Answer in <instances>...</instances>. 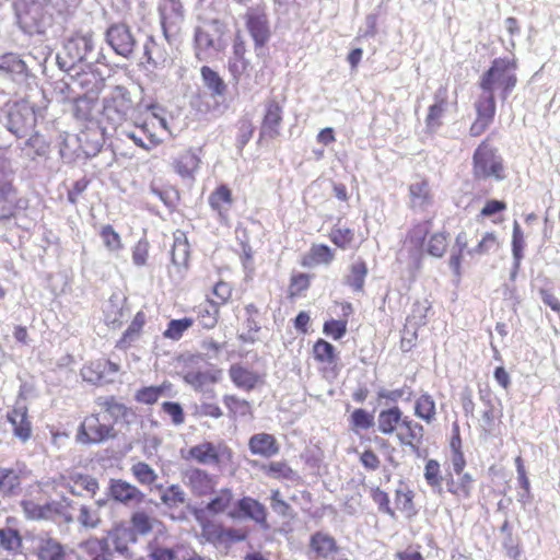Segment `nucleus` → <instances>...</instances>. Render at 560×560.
Instances as JSON below:
<instances>
[{
  "label": "nucleus",
  "instance_id": "obj_53",
  "mask_svg": "<svg viewBox=\"0 0 560 560\" xmlns=\"http://www.w3.org/2000/svg\"><path fill=\"white\" fill-rule=\"evenodd\" d=\"M23 538L18 529L11 527L0 528V547L12 555L22 551Z\"/></svg>",
  "mask_w": 560,
  "mask_h": 560
},
{
  "label": "nucleus",
  "instance_id": "obj_19",
  "mask_svg": "<svg viewBox=\"0 0 560 560\" xmlns=\"http://www.w3.org/2000/svg\"><path fill=\"white\" fill-rule=\"evenodd\" d=\"M222 375V370L215 366L207 369L189 368L183 374V380L194 389L201 390L207 386H212L221 382Z\"/></svg>",
  "mask_w": 560,
  "mask_h": 560
},
{
  "label": "nucleus",
  "instance_id": "obj_64",
  "mask_svg": "<svg viewBox=\"0 0 560 560\" xmlns=\"http://www.w3.org/2000/svg\"><path fill=\"white\" fill-rule=\"evenodd\" d=\"M348 330V319H328L323 325V332L332 338L334 340H340Z\"/></svg>",
  "mask_w": 560,
  "mask_h": 560
},
{
  "label": "nucleus",
  "instance_id": "obj_26",
  "mask_svg": "<svg viewBox=\"0 0 560 560\" xmlns=\"http://www.w3.org/2000/svg\"><path fill=\"white\" fill-rule=\"evenodd\" d=\"M247 48L246 42L241 31L234 35L232 45V57L229 60V71L234 80H238L241 75L247 70L249 61L245 58Z\"/></svg>",
  "mask_w": 560,
  "mask_h": 560
},
{
  "label": "nucleus",
  "instance_id": "obj_10",
  "mask_svg": "<svg viewBox=\"0 0 560 560\" xmlns=\"http://www.w3.org/2000/svg\"><path fill=\"white\" fill-rule=\"evenodd\" d=\"M282 125L283 106L276 98L268 100L264 106L257 144L265 145L278 139L282 133Z\"/></svg>",
  "mask_w": 560,
  "mask_h": 560
},
{
  "label": "nucleus",
  "instance_id": "obj_39",
  "mask_svg": "<svg viewBox=\"0 0 560 560\" xmlns=\"http://www.w3.org/2000/svg\"><path fill=\"white\" fill-rule=\"evenodd\" d=\"M468 244H469V238H468L467 232L466 231L458 232L455 237V249L451 254L450 259H448L450 268L452 269L453 275L457 279H460L463 276V259H464V256L467 255V250L470 249V248H468Z\"/></svg>",
  "mask_w": 560,
  "mask_h": 560
},
{
  "label": "nucleus",
  "instance_id": "obj_35",
  "mask_svg": "<svg viewBox=\"0 0 560 560\" xmlns=\"http://www.w3.org/2000/svg\"><path fill=\"white\" fill-rule=\"evenodd\" d=\"M35 555L38 560H67L68 558L66 547L50 536L38 539Z\"/></svg>",
  "mask_w": 560,
  "mask_h": 560
},
{
  "label": "nucleus",
  "instance_id": "obj_16",
  "mask_svg": "<svg viewBox=\"0 0 560 560\" xmlns=\"http://www.w3.org/2000/svg\"><path fill=\"white\" fill-rule=\"evenodd\" d=\"M228 372L233 385L244 392H252L265 384V374H261L242 363L231 364Z\"/></svg>",
  "mask_w": 560,
  "mask_h": 560
},
{
  "label": "nucleus",
  "instance_id": "obj_45",
  "mask_svg": "<svg viewBox=\"0 0 560 560\" xmlns=\"http://www.w3.org/2000/svg\"><path fill=\"white\" fill-rule=\"evenodd\" d=\"M162 523L155 517L149 515L143 510L135 511L130 516V525H128L137 537L149 535L155 525Z\"/></svg>",
  "mask_w": 560,
  "mask_h": 560
},
{
  "label": "nucleus",
  "instance_id": "obj_63",
  "mask_svg": "<svg viewBox=\"0 0 560 560\" xmlns=\"http://www.w3.org/2000/svg\"><path fill=\"white\" fill-rule=\"evenodd\" d=\"M131 472L136 480L144 486H151L158 479L155 471L144 462H138L132 465Z\"/></svg>",
  "mask_w": 560,
  "mask_h": 560
},
{
  "label": "nucleus",
  "instance_id": "obj_54",
  "mask_svg": "<svg viewBox=\"0 0 560 560\" xmlns=\"http://www.w3.org/2000/svg\"><path fill=\"white\" fill-rule=\"evenodd\" d=\"M170 387L171 384L166 382L158 386H143L136 392L135 400L143 405H154Z\"/></svg>",
  "mask_w": 560,
  "mask_h": 560
},
{
  "label": "nucleus",
  "instance_id": "obj_42",
  "mask_svg": "<svg viewBox=\"0 0 560 560\" xmlns=\"http://www.w3.org/2000/svg\"><path fill=\"white\" fill-rule=\"evenodd\" d=\"M222 402L228 410V416L231 419L253 416L250 402L235 394H224L222 397Z\"/></svg>",
  "mask_w": 560,
  "mask_h": 560
},
{
  "label": "nucleus",
  "instance_id": "obj_30",
  "mask_svg": "<svg viewBox=\"0 0 560 560\" xmlns=\"http://www.w3.org/2000/svg\"><path fill=\"white\" fill-rule=\"evenodd\" d=\"M233 202L232 189L225 184L217 186L208 197V203L211 210L215 212L222 221H228Z\"/></svg>",
  "mask_w": 560,
  "mask_h": 560
},
{
  "label": "nucleus",
  "instance_id": "obj_7",
  "mask_svg": "<svg viewBox=\"0 0 560 560\" xmlns=\"http://www.w3.org/2000/svg\"><path fill=\"white\" fill-rule=\"evenodd\" d=\"M158 11L163 34L172 43L183 31L186 10L182 0H159Z\"/></svg>",
  "mask_w": 560,
  "mask_h": 560
},
{
  "label": "nucleus",
  "instance_id": "obj_27",
  "mask_svg": "<svg viewBox=\"0 0 560 560\" xmlns=\"http://www.w3.org/2000/svg\"><path fill=\"white\" fill-rule=\"evenodd\" d=\"M7 420L11 423L15 438L22 442H27L31 439L33 429L26 406L15 405L7 413Z\"/></svg>",
  "mask_w": 560,
  "mask_h": 560
},
{
  "label": "nucleus",
  "instance_id": "obj_36",
  "mask_svg": "<svg viewBox=\"0 0 560 560\" xmlns=\"http://www.w3.org/2000/svg\"><path fill=\"white\" fill-rule=\"evenodd\" d=\"M196 322L203 329H212L217 326L220 318V307L213 299H206L202 303L194 307Z\"/></svg>",
  "mask_w": 560,
  "mask_h": 560
},
{
  "label": "nucleus",
  "instance_id": "obj_22",
  "mask_svg": "<svg viewBox=\"0 0 560 560\" xmlns=\"http://www.w3.org/2000/svg\"><path fill=\"white\" fill-rule=\"evenodd\" d=\"M34 120L30 108L16 104L8 113V129L18 138H23L33 128Z\"/></svg>",
  "mask_w": 560,
  "mask_h": 560
},
{
  "label": "nucleus",
  "instance_id": "obj_57",
  "mask_svg": "<svg viewBox=\"0 0 560 560\" xmlns=\"http://www.w3.org/2000/svg\"><path fill=\"white\" fill-rule=\"evenodd\" d=\"M194 323L195 319L191 317L172 319L163 331V337L165 339L177 341L184 336L185 331L192 327Z\"/></svg>",
  "mask_w": 560,
  "mask_h": 560
},
{
  "label": "nucleus",
  "instance_id": "obj_28",
  "mask_svg": "<svg viewBox=\"0 0 560 560\" xmlns=\"http://www.w3.org/2000/svg\"><path fill=\"white\" fill-rule=\"evenodd\" d=\"M21 506L25 517L31 521H55L58 516L61 515V506L57 502L38 504L33 500H23L21 502Z\"/></svg>",
  "mask_w": 560,
  "mask_h": 560
},
{
  "label": "nucleus",
  "instance_id": "obj_6",
  "mask_svg": "<svg viewBox=\"0 0 560 560\" xmlns=\"http://www.w3.org/2000/svg\"><path fill=\"white\" fill-rule=\"evenodd\" d=\"M201 529V537L215 547H229L247 538L243 528L225 527L222 523L205 518L201 511L195 513Z\"/></svg>",
  "mask_w": 560,
  "mask_h": 560
},
{
  "label": "nucleus",
  "instance_id": "obj_31",
  "mask_svg": "<svg viewBox=\"0 0 560 560\" xmlns=\"http://www.w3.org/2000/svg\"><path fill=\"white\" fill-rule=\"evenodd\" d=\"M248 448L253 455L271 458L279 454L280 444L275 435L261 432L249 438Z\"/></svg>",
  "mask_w": 560,
  "mask_h": 560
},
{
  "label": "nucleus",
  "instance_id": "obj_4",
  "mask_svg": "<svg viewBox=\"0 0 560 560\" xmlns=\"http://www.w3.org/2000/svg\"><path fill=\"white\" fill-rule=\"evenodd\" d=\"M517 68L515 56L493 59L489 69L479 79V89L492 94L498 91L500 98L505 101L517 84Z\"/></svg>",
  "mask_w": 560,
  "mask_h": 560
},
{
  "label": "nucleus",
  "instance_id": "obj_9",
  "mask_svg": "<svg viewBox=\"0 0 560 560\" xmlns=\"http://www.w3.org/2000/svg\"><path fill=\"white\" fill-rule=\"evenodd\" d=\"M233 456V451L224 442L218 444L203 442L191 446L185 458L192 459L201 465L220 467L232 463Z\"/></svg>",
  "mask_w": 560,
  "mask_h": 560
},
{
  "label": "nucleus",
  "instance_id": "obj_58",
  "mask_svg": "<svg viewBox=\"0 0 560 560\" xmlns=\"http://www.w3.org/2000/svg\"><path fill=\"white\" fill-rule=\"evenodd\" d=\"M190 250L186 237H176L174 240L171 259L176 267H187L189 262Z\"/></svg>",
  "mask_w": 560,
  "mask_h": 560
},
{
  "label": "nucleus",
  "instance_id": "obj_14",
  "mask_svg": "<svg viewBox=\"0 0 560 560\" xmlns=\"http://www.w3.org/2000/svg\"><path fill=\"white\" fill-rule=\"evenodd\" d=\"M434 202L430 180L418 175L417 180L408 186V207L412 211H425Z\"/></svg>",
  "mask_w": 560,
  "mask_h": 560
},
{
  "label": "nucleus",
  "instance_id": "obj_44",
  "mask_svg": "<svg viewBox=\"0 0 560 560\" xmlns=\"http://www.w3.org/2000/svg\"><path fill=\"white\" fill-rule=\"evenodd\" d=\"M21 490V475L14 468L0 467V494L16 495Z\"/></svg>",
  "mask_w": 560,
  "mask_h": 560
},
{
  "label": "nucleus",
  "instance_id": "obj_24",
  "mask_svg": "<svg viewBox=\"0 0 560 560\" xmlns=\"http://www.w3.org/2000/svg\"><path fill=\"white\" fill-rule=\"evenodd\" d=\"M423 434V427L408 416L402 417V421L395 433L400 445L412 450H417L422 443Z\"/></svg>",
  "mask_w": 560,
  "mask_h": 560
},
{
  "label": "nucleus",
  "instance_id": "obj_34",
  "mask_svg": "<svg viewBox=\"0 0 560 560\" xmlns=\"http://www.w3.org/2000/svg\"><path fill=\"white\" fill-rule=\"evenodd\" d=\"M147 324V315L143 311L135 314L127 329L122 332L121 337L116 342V348L120 350H128L141 337L144 326Z\"/></svg>",
  "mask_w": 560,
  "mask_h": 560
},
{
  "label": "nucleus",
  "instance_id": "obj_49",
  "mask_svg": "<svg viewBox=\"0 0 560 560\" xmlns=\"http://www.w3.org/2000/svg\"><path fill=\"white\" fill-rule=\"evenodd\" d=\"M200 74L205 86L212 95L222 96L225 94L228 85L218 71L208 66H203L200 69Z\"/></svg>",
  "mask_w": 560,
  "mask_h": 560
},
{
  "label": "nucleus",
  "instance_id": "obj_3",
  "mask_svg": "<svg viewBox=\"0 0 560 560\" xmlns=\"http://www.w3.org/2000/svg\"><path fill=\"white\" fill-rule=\"evenodd\" d=\"M98 411L86 415L78 428L75 439L85 445L116 440L120 433L117 425H130L135 410L119 401L116 396H100L95 399Z\"/></svg>",
  "mask_w": 560,
  "mask_h": 560
},
{
  "label": "nucleus",
  "instance_id": "obj_59",
  "mask_svg": "<svg viewBox=\"0 0 560 560\" xmlns=\"http://www.w3.org/2000/svg\"><path fill=\"white\" fill-rule=\"evenodd\" d=\"M499 248V241L497 234L494 232H486L482 237L479 240L477 245L469 250H467V255L472 256H482L487 255L491 252H495Z\"/></svg>",
  "mask_w": 560,
  "mask_h": 560
},
{
  "label": "nucleus",
  "instance_id": "obj_25",
  "mask_svg": "<svg viewBox=\"0 0 560 560\" xmlns=\"http://www.w3.org/2000/svg\"><path fill=\"white\" fill-rule=\"evenodd\" d=\"M108 495L122 504L141 503L144 500V494L136 486L122 479L109 480Z\"/></svg>",
  "mask_w": 560,
  "mask_h": 560
},
{
  "label": "nucleus",
  "instance_id": "obj_50",
  "mask_svg": "<svg viewBox=\"0 0 560 560\" xmlns=\"http://www.w3.org/2000/svg\"><path fill=\"white\" fill-rule=\"evenodd\" d=\"M415 416L430 424L435 420L436 406L433 397L425 393L421 394L415 402Z\"/></svg>",
  "mask_w": 560,
  "mask_h": 560
},
{
  "label": "nucleus",
  "instance_id": "obj_17",
  "mask_svg": "<svg viewBox=\"0 0 560 560\" xmlns=\"http://www.w3.org/2000/svg\"><path fill=\"white\" fill-rule=\"evenodd\" d=\"M106 40L116 54L129 57L135 49L136 40L130 28L124 23H116L108 27Z\"/></svg>",
  "mask_w": 560,
  "mask_h": 560
},
{
  "label": "nucleus",
  "instance_id": "obj_43",
  "mask_svg": "<svg viewBox=\"0 0 560 560\" xmlns=\"http://www.w3.org/2000/svg\"><path fill=\"white\" fill-rule=\"evenodd\" d=\"M432 219L415 223L408 230L404 243L409 245L412 249L421 250L424 246L425 238L430 233Z\"/></svg>",
  "mask_w": 560,
  "mask_h": 560
},
{
  "label": "nucleus",
  "instance_id": "obj_20",
  "mask_svg": "<svg viewBox=\"0 0 560 560\" xmlns=\"http://www.w3.org/2000/svg\"><path fill=\"white\" fill-rule=\"evenodd\" d=\"M236 510L229 512L231 518L246 517L260 525H267V510L258 500L243 497L236 502Z\"/></svg>",
  "mask_w": 560,
  "mask_h": 560
},
{
  "label": "nucleus",
  "instance_id": "obj_11",
  "mask_svg": "<svg viewBox=\"0 0 560 560\" xmlns=\"http://www.w3.org/2000/svg\"><path fill=\"white\" fill-rule=\"evenodd\" d=\"M166 132L164 119L152 116L145 119L136 130L128 132V137L137 144L145 150H151L162 143Z\"/></svg>",
  "mask_w": 560,
  "mask_h": 560
},
{
  "label": "nucleus",
  "instance_id": "obj_38",
  "mask_svg": "<svg viewBox=\"0 0 560 560\" xmlns=\"http://www.w3.org/2000/svg\"><path fill=\"white\" fill-rule=\"evenodd\" d=\"M404 413L398 406L383 409L377 416V430L384 435H393L396 433L398 425L402 421Z\"/></svg>",
  "mask_w": 560,
  "mask_h": 560
},
{
  "label": "nucleus",
  "instance_id": "obj_21",
  "mask_svg": "<svg viewBox=\"0 0 560 560\" xmlns=\"http://www.w3.org/2000/svg\"><path fill=\"white\" fill-rule=\"evenodd\" d=\"M115 551L124 557L131 558V546L138 542V537L126 523L116 524L108 533Z\"/></svg>",
  "mask_w": 560,
  "mask_h": 560
},
{
  "label": "nucleus",
  "instance_id": "obj_41",
  "mask_svg": "<svg viewBox=\"0 0 560 560\" xmlns=\"http://www.w3.org/2000/svg\"><path fill=\"white\" fill-rule=\"evenodd\" d=\"M80 549L90 560H113L106 538L91 537L80 544Z\"/></svg>",
  "mask_w": 560,
  "mask_h": 560
},
{
  "label": "nucleus",
  "instance_id": "obj_60",
  "mask_svg": "<svg viewBox=\"0 0 560 560\" xmlns=\"http://www.w3.org/2000/svg\"><path fill=\"white\" fill-rule=\"evenodd\" d=\"M150 190L152 194L158 196L160 200L171 210L174 211L179 202V191L173 186H151Z\"/></svg>",
  "mask_w": 560,
  "mask_h": 560
},
{
  "label": "nucleus",
  "instance_id": "obj_61",
  "mask_svg": "<svg viewBox=\"0 0 560 560\" xmlns=\"http://www.w3.org/2000/svg\"><path fill=\"white\" fill-rule=\"evenodd\" d=\"M423 477L429 487L441 489L443 477L439 460L430 458L425 462Z\"/></svg>",
  "mask_w": 560,
  "mask_h": 560
},
{
  "label": "nucleus",
  "instance_id": "obj_37",
  "mask_svg": "<svg viewBox=\"0 0 560 560\" xmlns=\"http://www.w3.org/2000/svg\"><path fill=\"white\" fill-rule=\"evenodd\" d=\"M214 495L206 504L205 510L212 515L228 514L235 503L234 492L231 488L224 487L214 491Z\"/></svg>",
  "mask_w": 560,
  "mask_h": 560
},
{
  "label": "nucleus",
  "instance_id": "obj_2",
  "mask_svg": "<svg viewBox=\"0 0 560 560\" xmlns=\"http://www.w3.org/2000/svg\"><path fill=\"white\" fill-rule=\"evenodd\" d=\"M98 411L86 415L78 428L75 439L85 445L116 440L120 433L117 425H130L135 410L119 401L116 396H100L95 399Z\"/></svg>",
  "mask_w": 560,
  "mask_h": 560
},
{
  "label": "nucleus",
  "instance_id": "obj_18",
  "mask_svg": "<svg viewBox=\"0 0 560 560\" xmlns=\"http://www.w3.org/2000/svg\"><path fill=\"white\" fill-rule=\"evenodd\" d=\"M314 361L320 366L322 372L336 373L339 365V352L329 341L318 338L311 350Z\"/></svg>",
  "mask_w": 560,
  "mask_h": 560
},
{
  "label": "nucleus",
  "instance_id": "obj_13",
  "mask_svg": "<svg viewBox=\"0 0 560 560\" xmlns=\"http://www.w3.org/2000/svg\"><path fill=\"white\" fill-rule=\"evenodd\" d=\"M245 25L252 36L255 48H262L270 39L269 20L262 8H249L245 15Z\"/></svg>",
  "mask_w": 560,
  "mask_h": 560
},
{
  "label": "nucleus",
  "instance_id": "obj_55",
  "mask_svg": "<svg viewBox=\"0 0 560 560\" xmlns=\"http://www.w3.org/2000/svg\"><path fill=\"white\" fill-rule=\"evenodd\" d=\"M374 423V415L363 408H355L349 416V425L353 432L368 431Z\"/></svg>",
  "mask_w": 560,
  "mask_h": 560
},
{
  "label": "nucleus",
  "instance_id": "obj_1",
  "mask_svg": "<svg viewBox=\"0 0 560 560\" xmlns=\"http://www.w3.org/2000/svg\"><path fill=\"white\" fill-rule=\"evenodd\" d=\"M98 411L86 415L78 428L75 439L85 445L116 440L120 433L117 425H130L135 410L119 401L116 396H100L95 399Z\"/></svg>",
  "mask_w": 560,
  "mask_h": 560
},
{
  "label": "nucleus",
  "instance_id": "obj_32",
  "mask_svg": "<svg viewBox=\"0 0 560 560\" xmlns=\"http://www.w3.org/2000/svg\"><path fill=\"white\" fill-rule=\"evenodd\" d=\"M200 156L198 152L189 148L183 152H180L174 160H173V168L182 178H188L192 179L195 177V173L200 167Z\"/></svg>",
  "mask_w": 560,
  "mask_h": 560
},
{
  "label": "nucleus",
  "instance_id": "obj_12",
  "mask_svg": "<svg viewBox=\"0 0 560 560\" xmlns=\"http://www.w3.org/2000/svg\"><path fill=\"white\" fill-rule=\"evenodd\" d=\"M474 106L476 110V118L469 127V135L471 137H479L494 120L497 113L494 94L490 92H481Z\"/></svg>",
  "mask_w": 560,
  "mask_h": 560
},
{
  "label": "nucleus",
  "instance_id": "obj_15",
  "mask_svg": "<svg viewBox=\"0 0 560 560\" xmlns=\"http://www.w3.org/2000/svg\"><path fill=\"white\" fill-rule=\"evenodd\" d=\"M310 549L316 560H347L337 540L328 533L316 532L310 538Z\"/></svg>",
  "mask_w": 560,
  "mask_h": 560
},
{
  "label": "nucleus",
  "instance_id": "obj_62",
  "mask_svg": "<svg viewBox=\"0 0 560 560\" xmlns=\"http://www.w3.org/2000/svg\"><path fill=\"white\" fill-rule=\"evenodd\" d=\"M98 234L109 252L117 253L122 249L121 237L110 224L103 225Z\"/></svg>",
  "mask_w": 560,
  "mask_h": 560
},
{
  "label": "nucleus",
  "instance_id": "obj_47",
  "mask_svg": "<svg viewBox=\"0 0 560 560\" xmlns=\"http://www.w3.org/2000/svg\"><path fill=\"white\" fill-rule=\"evenodd\" d=\"M335 259V252L326 244H314L308 254L302 259L301 265H329Z\"/></svg>",
  "mask_w": 560,
  "mask_h": 560
},
{
  "label": "nucleus",
  "instance_id": "obj_23",
  "mask_svg": "<svg viewBox=\"0 0 560 560\" xmlns=\"http://www.w3.org/2000/svg\"><path fill=\"white\" fill-rule=\"evenodd\" d=\"M186 486L195 497L202 498L214 493L215 479L206 470L192 468L185 475Z\"/></svg>",
  "mask_w": 560,
  "mask_h": 560
},
{
  "label": "nucleus",
  "instance_id": "obj_46",
  "mask_svg": "<svg viewBox=\"0 0 560 560\" xmlns=\"http://www.w3.org/2000/svg\"><path fill=\"white\" fill-rule=\"evenodd\" d=\"M328 238L337 248L348 250L354 246L355 233L348 226L334 224L329 230Z\"/></svg>",
  "mask_w": 560,
  "mask_h": 560
},
{
  "label": "nucleus",
  "instance_id": "obj_56",
  "mask_svg": "<svg viewBox=\"0 0 560 560\" xmlns=\"http://www.w3.org/2000/svg\"><path fill=\"white\" fill-rule=\"evenodd\" d=\"M448 246V234L445 231L432 233L425 244V253L432 257L441 258Z\"/></svg>",
  "mask_w": 560,
  "mask_h": 560
},
{
  "label": "nucleus",
  "instance_id": "obj_5",
  "mask_svg": "<svg viewBox=\"0 0 560 560\" xmlns=\"http://www.w3.org/2000/svg\"><path fill=\"white\" fill-rule=\"evenodd\" d=\"M471 174L475 180L494 179L502 182L508 177L504 159L491 142L485 138L475 149L471 158Z\"/></svg>",
  "mask_w": 560,
  "mask_h": 560
},
{
  "label": "nucleus",
  "instance_id": "obj_33",
  "mask_svg": "<svg viewBox=\"0 0 560 560\" xmlns=\"http://www.w3.org/2000/svg\"><path fill=\"white\" fill-rule=\"evenodd\" d=\"M393 510H395V520L398 513L408 520L418 514L415 504V492L407 485H401L395 490Z\"/></svg>",
  "mask_w": 560,
  "mask_h": 560
},
{
  "label": "nucleus",
  "instance_id": "obj_52",
  "mask_svg": "<svg viewBox=\"0 0 560 560\" xmlns=\"http://www.w3.org/2000/svg\"><path fill=\"white\" fill-rule=\"evenodd\" d=\"M260 469L267 477L277 480H292L295 477L294 470L285 460H272L262 464Z\"/></svg>",
  "mask_w": 560,
  "mask_h": 560
},
{
  "label": "nucleus",
  "instance_id": "obj_8",
  "mask_svg": "<svg viewBox=\"0 0 560 560\" xmlns=\"http://www.w3.org/2000/svg\"><path fill=\"white\" fill-rule=\"evenodd\" d=\"M18 188L14 185V171L0 158V220H10L21 208L16 200Z\"/></svg>",
  "mask_w": 560,
  "mask_h": 560
},
{
  "label": "nucleus",
  "instance_id": "obj_48",
  "mask_svg": "<svg viewBox=\"0 0 560 560\" xmlns=\"http://www.w3.org/2000/svg\"><path fill=\"white\" fill-rule=\"evenodd\" d=\"M368 271L369 269L366 262L362 258H359L350 265L349 273L346 277V284L355 292H362L364 289Z\"/></svg>",
  "mask_w": 560,
  "mask_h": 560
},
{
  "label": "nucleus",
  "instance_id": "obj_29",
  "mask_svg": "<svg viewBox=\"0 0 560 560\" xmlns=\"http://www.w3.org/2000/svg\"><path fill=\"white\" fill-rule=\"evenodd\" d=\"M444 480L447 492L456 501L463 502L471 498L475 479L470 474L457 475V478H455L452 472H447Z\"/></svg>",
  "mask_w": 560,
  "mask_h": 560
},
{
  "label": "nucleus",
  "instance_id": "obj_40",
  "mask_svg": "<svg viewBox=\"0 0 560 560\" xmlns=\"http://www.w3.org/2000/svg\"><path fill=\"white\" fill-rule=\"evenodd\" d=\"M68 487L72 494L93 498L98 489L97 480L89 475L75 474L69 477Z\"/></svg>",
  "mask_w": 560,
  "mask_h": 560
},
{
  "label": "nucleus",
  "instance_id": "obj_51",
  "mask_svg": "<svg viewBox=\"0 0 560 560\" xmlns=\"http://www.w3.org/2000/svg\"><path fill=\"white\" fill-rule=\"evenodd\" d=\"M312 276L305 272H293L289 280L287 296L295 300L305 295L311 288Z\"/></svg>",
  "mask_w": 560,
  "mask_h": 560
}]
</instances>
